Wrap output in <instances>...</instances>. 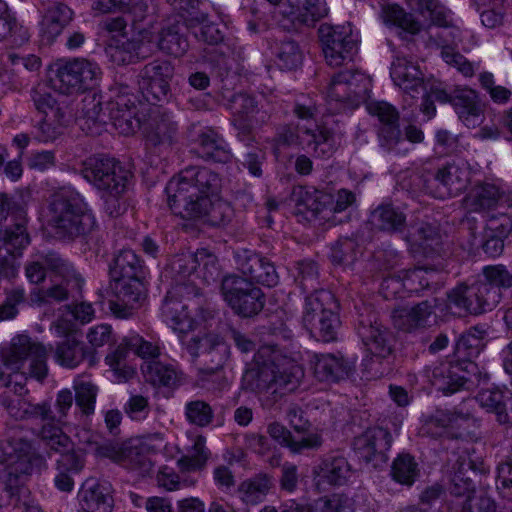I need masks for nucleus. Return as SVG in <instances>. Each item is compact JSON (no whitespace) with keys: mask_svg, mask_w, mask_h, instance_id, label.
<instances>
[{"mask_svg":"<svg viewBox=\"0 0 512 512\" xmlns=\"http://www.w3.org/2000/svg\"><path fill=\"white\" fill-rule=\"evenodd\" d=\"M46 356V348L39 343H32L28 336L19 335L13 338L9 347L1 353L3 370L0 371V387L10 388L1 401L8 413L16 419L25 418L28 414L42 417L44 424L41 438L60 453L55 485L61 491L70 492L74 487L72 474L78 473L84 466L82 450H75L61 428L55 426L53 420L47 417L48 409L45 405L33 407L22 397L25 392V364L29 363L31 377L41 380L47 374Z\"/></svg>","mask_w":512,"mask_h":512,"instance_id":"1","label":"nucleus"},{"mask_svg":"<svg viewBox=\"0 0 512 512\" xmlns=\"http://www.w3.org/2000/svg\"><path fill=\"white\" fill-rule=\"evenodd\" d=\"M219 178L207 168L190 167L173 177L166 186L167 202L182 218L207 216L221 225L232 216L231 206L217 195Z\"/></svg>","mask_w":512,"mask_h":512,"instance_id":"2","label":"nucleus"},{"mask_svg":"<svg viewBox=\"0 0 512 512\" xmlns=\"http://www.w3.org/2000/svg\"><path fill=\"white\" fill-rule=\"evenodd\" d=\"M99 75L97 64L85 59L59 60L50 67L49 85L39 84L33 92L35 106L44 115L39 127L43 141L55 139L64 125V110L49 89L61 94L78 93L93 87Z\"/></svg>","mask_w":512,"mask_h":512,"instance_id":"3","label":"nucleus"},{"mask_svg":"<svg viewBox=\"0 0 512 512\" xmlns=\"http://www.w3.org/2000/svg\"><path fill=\"white\" fill-rule=\"evenodd\" d=\"M162 316L168 327L177 334L181 343L192 355L207 352L221 345V339L217 335L186 340L188 334L198 327L202 319L199 316L198 303L191 296L190 288L186 285H177L168 292L162 306Z\"/></svg>","mask_w":512,"mask_h":512,"instance_id":"4","label":"nucleus"},{"mask_svg":"<svg viewBox=\"0 0 512 512\" xmlns=\"http://www.w3.org/2000/svg\"><path fill=\"white\" fill-rule=\"evenodd\" d=\"M304 376L295 359L282 356L273 347H262L255 355L254 366L243 375V384L252 390L274 388L293 391Z\"/></svg>","mask_w":512,"mask_h":512,"instance_id":"5","label":"nucleus"},{"mask_svg":"<svg viewBox=\"0 0 512 512\" xmlns=\"http://www.w3.org/2000/svg\"><path fill=\"white\" fill-rule=\"evenodd\" d=\"M485 282L471 287L459 286L448 295L447 308L455 316L480 314L492 310L500 301V288L512 285V276L501 265L483 269Z\"/></svg>","mask_w":512,"mask_h":512,"instance_id":"6","label":"nucleus"},{"mask_svg":"<svg viewBox=\"0 0 512 512\" xmlns=\"http://www.w3.org/2000/svg\"><path fill=\"white\" fill-rule=\"evenodd\" d=\"M40 217L47 225L71 236L89 232L95 225V218L83 198L71 191L56 193Z\"/></svg>","mask_w":512,"mask_h":512,"instance_id":"7","label":"nucleus"},{"mask_svg":"<svg viewBox=\"0 0 512 512\" xmlns=\"http://www.w3.org/2000/svg\"><path fill=\"white\" fill-rule=\"evenodd\" d=\"M412 8L422 18L440 27H443L440 36L443 38L442 58L450 66L455 67L464 76H472L474 66L464 56L454 51L450 44H458L463 40V31L459 26H450L451 12L435 0H411Z\"/></svg>","mask_w":512,"mask_h":512,"instance_id":"8","label":"nucleus"},{"mask_svg":"<svg viewBox=\"0 0 512 512\" xmlns=\"http://www.w3.org/2000/svg\"><path fill=\"white\" fill-rule=\"evenodd\" d=\"M390 75L394 84L412 98L415 97V94L423 93L424 102L421 110L428 118L433 117L436 113L432 100L441 103L449 100V95L442 84L435 80L425 82L419 66L406 57H398L393 61Z\"/></svg>","mask_w":512,"mask_h":512,"instance_id":"9","label":"nucleus"},{"mask_svg":"<svg viewBox=\"0 0 512 512\" xmlns=\"http://www.w3.org/2000/svg\"><path fill=\"white\" fill-rule=\"evenodd\" d=\"M30 445L15 440L0 445V488L7 498L15 499V503L26 494L24 480L33 470L32 458L29 455Z\"/></svg>","mask_w":512,"mask_h":512,"instance_id":"10","label":"nucleus"},{"mask_svg":"<svg viewBox=\"0 0 512 512\" xmlns=\"http://www.w3.org/2000/svg\"><path fill=\"white\" fill-rule=\"evenodd\" d=\"M130 351L144 360L143 365H146L148 361H156L160 354V348L157 344L144 340L138 334L126 336L118 347L105 358V363L109 367L106 371V377L110 381L124 383L134 377L136 367L128 363Z\"/></svg>","mask_w":512,"mask_h":512,"instance_id":"11","label":"nucleus"},{"mask_svg":"<svg viewBox=\"0 0 512 512\" xmlns=\"http://www.w3.org/2000/svg\"><path fill=\"white\" fill-rule=\"evenodd\" d=\"M334 308L333 296L328 291H318L306 299L304 323L323 342L337 337L340 321Z\"/></svg>","mask_w":512,"mask_h":512,"instance_id":"12","label":"nucleus"},{"mask_svg":"<svg viewBox=\"0 0 512 512\" xmlns=\"http://www.w3.org/2000/svg\"><path fill=\"white\" fill-rule=\"evenodd\" d=\"M366 352L363 359L364 369L370 378H378L389 373L391 369V347L387 333L381 325L375 323L361 326L358 330Z\"/></svg>","mask_w":512,"mask_h":512,"instance_id":"13","label":"nucleus"},{"mask_svg":"<svg viewBox=\"0 0 512 512\" xmlns=\"http://www.w3.org/2000/svg\"><path fill=\"white\" fill-rule=\"evenodd\" d=\"M319 35L325 60L330 66L338 67L350 61L358 50V34L350 25H322Z\"/></svg>","mask_w":512,"mask_h":512,"instance_id":"14","label":"nucleus"},{"mask_svg":"<svg viewBox=\"0 0 512 512\" xmlns=\"http://www.w3.org/2000/svg\"><path fill=\"white\" fill-rule=\"evenodd\" d=\"M85 178L98 189L112 196L124 193L129 185L131 173L114 159L93 158L84 170Z\"/></svg>","mask_w":512,"mask_h":512,"instance_id":"15","label":"nucleus"},{"mask_svg":"<svg viewBox=\"0 0 512 512\" xmlns=\"http://www.w3.org/2000/svg\"><path fill=\"white\" fill-rule=\"evenodd\" d=\"M105 29L110 35L106 53L113 63L118 65L127 64L141 57L138 46L144 40L143 36H145L146 30H141L128 38L126 21L121 17L107 20Z\"/></svg>","mask_w":512,"mask_h":512,"instance_id":"16","label":"nucleus"},{"mask_svg":"<svg viewBox=\"0 0 512 512\" xmlns=\"http://www.w3.org/2000/svg\"><path fill=\"white\" fill-rule=\"evenodd\" d=\"M224 300L238 314L250 317L263 308L262 292L247 279L228 276L223 280Z\"/></svg>","mask_w":512,"mask_h":512,"instance_id":"17","label":"nucleus"},{"mask_svg":"<svg viewBox=\"0 0 512 512\" xmlns=\"http://www.w3.org/2000/svg\"><path fill=\"white\" fill-rule=\"evenodd\" d=\"M111 288L115 300L110 302V310L118 318L132 315L145 299L144 277L113 278Z\"/></svg>","mask_w":512,"mask_h":512,"instance_id":"18","label":"nucleus"},{"mask_svg":"<svg viewBox=\"0 0 512 512\" xmlns=\"http://www.w3.org/2000/svg\"><path fill=\"white\" fill-rule=\"evenodd\" d=\"M370 87L371 80L364 73L345 71L333 78L327 97L329 101H347L355 107L367 97Z\"/></svg>","mask_w":512,"mask_h":512,"instance_id":"19","label":"nucleus"},{"mask_svg":"<svg viewBox=\"0 0 512 512\" xmlns=\"http://www.w3.org/2000/svg\"><path fill=\"white\" fill-rule=\"evenodd\" d=\"M291 425L297 432V436L291 433L281 424L272 423L268 427V433L277 443L288 447L293 452L303 449L317 448L321 445V437L316 431H309V423L296 414L290 420Z\"/></svg>","mask_w":512,"mask_h":512,"instance_id":"20","label":"nucleus"},{"mask_svg":"<svg viewBox=\"0 0 512 512\" xmlns=\"http://www.w3.org/2000/svg\"><path fill=\"white\" fill-rule=\"evenodd\" d=\"M173 68L166 61L147 65L143 71L139 87L147 102L163 100L169 92V81Z\"/></svg>","mask_w":512,"mask_h":512,"instance_id":"21","label":"nucleus"},{"mask_svg":"<svg viewBox=\"0 0 512 512\" xmlns=\"http://www.w3.org/2000/svg\"><path fill=\"white\" fill-rule=\"evenodd\" d=\"M45 263L49 266L53 286L36 301L48 303L51 300L59 301L65 299L67 297V290L63 287V283L73 287L80 286V275L66 261L53 256L46 259Z\"/></svg>","mask_w":512,"mask_h":512,"instance_id":"22","label":"nucleus"},{"mask_svg":"<svg viewBox=\"0 0 512 512\" xmlns=\"http://www.w3.org/2000/svg\"><path fill=\"white\" fill-rule=\"evenodd\" d=\"M475 421L468 413L439 410L426 423V431L434 437L462 436L474 426Z\"/></svg>","mask_w":512,"mask_h":512,"instance_id":"23","label":"nucleus"},{"mask_svg":"<svg viewBox=\"0 0 512 512\" xmlns=\"http://www.w3.org/2000/svg\"><path fill=\"white\" fill-rule=\"evenodd\" d=\"M366 109L383 124L379 133L381 145L388 150L400 152L401 149L398 146L403 143V139L395 125L397 119L395 109L384 101H371L366 105Z\"/></svg>","mask_w":512,"mask_h":512,"instance_id":"24","label":"nucleus"},{"mask_svg":"<svg viewBox=\"0 0 512 512\" xmlns=\"http://www.w3.org/2000/svg\"><path fill=\"white\" fill-rule=\"evenodd\" d=\"M114 127L123 135L134 134L140 127L138 111L132 96L126 92L118 94L108 108Z\"/></svg>","mask_w":512,"mask_h":512,"instance_id":"25","label":"nucleus"},{"mask_svg":"<svg viewBox=\"0 0 512 512\" xmlns=\"http://www.w3.org/2000/svg\"><path fill=\"white\" fill-rule=\"evenodd\" d=\"M236 259L242 273L249 277V282L253 280L268 287L277 284L278 276L274 266L259 255L245 250L238 252Z\"/></svg>","mask_w":512,"mask_h":512,"instance_id":"26","label":"nucleus"},{"mask_svg":"<svg viewBox=\"0 0 512 512\" xmlns=\"http://www.w3.org/2000/svg\"><path fill=\"white\" fill-rule=\"evenodd\" d=\"M295 111L302 121L308 122L307 125H302L299 128L297 134L299 143L303 146H310L311 144H314V150L318 155H330L333 150L331 137L327 131L322 129H317L318 135H316L315 131L312 129L314 125L310 122V118L313 116L311 107L304 104H298Z\"/></svg>","mask_w":512,"mask_h":512,"instance_id":"27","label":"nucleus"},{"mask_svg":"<svg viewBox=\"0 0 512 512\" xmlns=\"http://www.w3.org/2000/svg\"><path fill=\"white\" fill-rule=\"evenodd\" d=\"M81 507L87 512H111L113 498L111 486L95 480H87L79 491Z\"/></svg>","mask_w":512,"mask_h":512,"instance_id":"28","label":"nucleus"},{"mask_svg":"<svg viewBox=\"0 0 512 512\" xmlns=\"http://www.w3.org/2000/svg\"><path fill=\"white\" fill-rule=\"evenodd\" d=\"M173 268H178L183 276L195 272L206 281L218 273L217 259L206 249L198 250L194 255L184 254L178 257L173 261Z\"/></svg>","mask_w":512,"mask_h":512,"instance_id":"29","label":"nucleus"},{"mask_svg":"<svg viewBox=\"0 0 512 512\" xmlns=\"http://www.w3.org/2000/svg\"><path fill=\"white\" fill-rule=\"evenodd\" d=\"M429 301L411 307H401L394 311L393 322L395 326L404 331L431 325L436 322V314Z\"/></svg>","mask_w":512,"mask_h":512,"instance_id":"30","label":"nucleus"},{"mask_svg":"<svg viewBox=\"0 0 512 512\" xmlns=\"http://www.w3.org/2000/svg\"><path fill=\"white\" fill-rule=\"evenodd\" d=\"M480 407L494 413L500 424H512V399L499 387L481 389L476 397Z\"/></svg>","mask_w":512,"mask_h":512,"instance_id":"31","label":"nucleus"},{"mask_svg":"<svg viewBox=\"0 0 512 512\" xmlns=\"http://www.w3.org/2000/svg\"><path fill=\"white\" fill-rule=\"evenodd\" d=\"M391 445L389 433L382 428H373L367 430L363 435L356 438L354 447L357 453L366 461H371L375 457L385 460V451Z\"/></svg>","mask_w":512,"mask_h":512,"instance_id":"32","label":"nucleus"},{"mask_svg":"<svg viewBox=\"0 0 512 512\" xmlns=\"http://www.w3.org/2000/svg\"><path fill=\"white\" fill-rule=\"evenodd\" d=\"M72 19V11L61 3L51 5L40 21V34L43 41L53 42Z\"/></svg>","mask_w":512,"mask_h":512,"instance_id":"33","label":"nucleus"},{"mask_svg":"<svg viewBox=\"0 0 512 512\" xmlns=\"http://www.w3.org/2000/svg\"><path fill=\"white\" fill-rule=\"evenodd\" d=\"M143 38L144 40L141 41V45L138 46V49L141 51V57H145L148 52L155 49L163 50L174 56H180L187 49L186 40L178 32L168 31L157 38L154 31L146 30Z\"/></svg>","mask_w":512,"mask_h":512,"instance_id":"34","label":"nucleus"},{"mask_svg":"<svg viewBox=\"0 0 512 512\" xmlns=\"http://www.w3.org/2000/svg\"><path fill=\"white\" fill-rule=\"evenodd\" d=\"M311 369L319 381H337L348 375L349 367L344 360L333 355H317L306 352Z\"/></svg>","mask_w":512,"mask_h":512,"instance_id":"35","label":"nucleus"},{"mask_svg":"<svg viewBox=\"0 0 512 512\" xmlns=\"http://www.w3.org/2000/svg\"><path fill=\"white\" fill-rule=\"evenodd\" d=\"M331 197L313 187L297 186L291 193L290 201L294 205L296 213L311 212L313 216L324 212L326 204Z\"/></svg>","mask_w":512,"mask_h":512,"instance_id":"36","label":"nucleus"},{"mask_svg":"<svg viewBox=\"0 0 512 512\" xmlns=\"http://www.w3.org/2000/svg\"><path fill=\"white\" fill-rule=\"evenodd\" d=\"M350 476V466L343 457L326 459L314 471V480L318 487L325 484L342 485Z\"/></svg>","mask_w":512,"mask_h":512,"instance_id":"37","label":"nucleus"},{"mask_svg":"<svg viewBox=\"0 0 512 512\" xmlns=\"http://www.w3.org/2000/svg\"><path fill=\"white\" fill-rule=\"evenodd\" d=\"M451 493L456 497H465L463 512H495L494 502L486 496L479 494L471 496L474 492L471 483L460 475L452 479Z\"/></svg>","mask_w":512,"mask_h":512,"instance_id":"38","label":"nucleus"},{"mask_svg":"<svg viewBox=\"0 0 512 512\" xmlns=\"http://www.w3.org/2000/svg\"><path fill=\"white\" fill-rule=\"evenodd\" d=\"M498 203H508L512 206V193L505 195L504 192H500V187L494 184L478 186L466 198V207L474 211L489 209Z\"/></svg>","mask_w":512,"mask_h":512,"instance_id":"39","label":"nucleus"},{"mask_svg":"<svg viewBox=\"0 0 512 512\" xmlns=\"http://www.w3.org/2000/svg\"><path fill=\"white\" fill-rule=\"evenodd\" d=\"M94 309L90 303L82 302L70 310L59 315L51 326V330L57 336H69L76 330L75 321L81 324L90 322L94 317Z\"/></svg>","mask_w":512,"mask_h":512,"instance_id":"40","label":"nucleus"},{"mask_svg":"<svg viewBox=\"0 0 512 512\" xmlns=\"http://www.w3.org/2000/svg\"><path fill=\"white\" fill-rule=\"evenodd\" d=\"M356 509H362L359 501L354 500L352 502L343 495L335 494L317 500L312 508H304L295 502H291L286 504L283 512H352Z\"/></svg>","mask_w":512,"mask_h":512,"instance_id":"41","label":"nucleus"},{"mask_svg":"<svg viewBox=\"0 0 512 512\" xmlns=\"http://www.w3.org/2000/svg\"><path fill=\"white\" fill-rule=\"evenodd\" d=\"M471 170L466 161L458 159L441 169L436 180L447 187L448 194L461 191L470 180Z\"/></svg>","mask_w":512,"mask_h":512,"instance_id":"42","label":"nucleus"},{"mask_svg":"<svg viewBox=\"0 0 512 512\" xmlns=\"http://www.w3.org/2000/svg\"><path fill=\"white\" fill-rule=\"evenodd\" d=\"M164 440L161 434L154 433L145 436L130 439L123 447H119L117 451L111 452L109 456L115 461H122L133 454L154 452L161 449Z\"/></svg>","mask_w":512,"mask_h":512,"instance_id":"43","label":"nucleus"},{"mask_svg":"<svg viewBox=\"0 0 512 512\" xmlns=\"http://www.w3.org/2000/svg\"><path fill=\"white\" fill-rule=\"evenodd\" d=\"M9 207V201L6 195L0 194V214ZM29 244V237L23 223H18L14 228L7 229L0 236V246H3L7 253L11 255L20 254V252Z\"/></svg>","mask_w":512,"mask_h":512,"instance_id":"44","label":"nucleus"},{"mask_svg":"<svg viewBox=\"0 0 512 512\" xmlns=\"http://www.w3.org/2000/svg\"><path fill=\"white\" fill-rule=\"evenodd\" d=\"M454 105L459 119L467 127L474 128L482 122V107L474 91H464Z\"/></svg>","mask_w":512,"mask_h":512,"instance_id":"45","label":"nucleus"},{"mask_svg":"<svg viewBox=\"0 0 512 512\" xmlns=\"http://www.w3.org/2000/svg\"><path fill=\"white\" fill-rule=\"evenodd\" d=\"M186 436L190 444L187 447V454L179 459L178 463L183 470L192 471L200 469L208 459L204 445L205 439L194 430L187 431Z\"/></svg>","mask_w":512,"mask_h":512,"instance_id":"46","label":"nucleus"},{"mask_svg":"<svg viewBox=\"0 0 512 512\" xmlns=\"http://www.w3.org/2000/svg\"><path fill=\"white\" fill-rule=\"evenodd\" d=\"M195 141L198 145L197 153L201 157L216 162H227L230 159V153L225 149L224 141L214 131H201Z\"/></svg>","mask_w":512,"mask_h":512,"instance_id":"47","label":"nucleus"},{"mask_svg":"<svg viewBox=\"0 0 512 512\" xmlns=\"http://www.w3.org/2000/svg\"><path fill=\"white\" fill-rule=\"evenodd\" d=\"M272 487V481L266 475H258L243 481L237 490L240 500L249 505L262 502Z\"/></svg>","mask_w":512,"mask_h":512,"instance_id":"48","label":"nucleus"},{"mask_svg":"<svg viewBox=\"0 0 512 512\" xmlns=\"http://www.w3.org/2000/svg\"><path fill=\"white\" fill-rule=\"evenodd\" d=\"M111 277H145V270L134 251L122 250L115 258L114 266L111 268Z\"/></svg>","mask_w":512,"mask_h":512,"instance_id":"49","label":"nucleus"},{"mask_svg":"<svg viewBox=\"0 0 512 512\" xmlns=\"http://www.w3.org/2000/svg\"><path fill=\"white\" fill-rule=\"evenodd\" d=\"M381 18L386 25L400 28L410 34L417 33L421 28L418 21L396 4L385 5L382 8Z\"/></svg>","mask_w":512,"mask_h":512,"instance_id":"50","label":"nucleus"},{"mask_svg":"<svg viewBox=\"0 0 512 512\" xmlns=\"http://www.w3.org/2000/svg\"><path fill=\"white\" fill-rule=\"evenodd\" d=\"M102 108L99 99L95 95L85 99V106L83 108V116L79 118V125L82 130L90 134L100 133L101 123H105L104 115H102Z\"/></svg>","mask_w":512,"mask_h":512,"instance_id":"51","label":"nucleus"},{"mask_svg":"<svg viewBox=\"0 0 512 512\" xmlns=\"http://www.w3.org/2000/svg\"><path fill=\"white\" fill-rule=\"evenodd\" d=\"M67 337L68 340L57 347L54 358L59 365L74 368L83 360L84 352L73 333Z\"/></svg>","mask_w":512,"mask_h":512,"instance_id":"52","label":"nucleus"},{"mask_svg":"<svg viewBox=\"0 0 512 512\" xmlns=\"http://www.w3.org/2000/svg\"><path fill=\"white\" fill-rule=\"evenodd\" d=\"M141 369L146 381L155 386H168L176 380L175 370L157 360L148 361Z\"/></svg>","mask_w":512,"mask_h":512,"instance_id":"53","label":"nucleus"},{"mask_svg":"<svg viewBox=\"0 0 512 512\" xmlns=\"http://www.w3.org/2000/svg\"><path fill=\"white\" fill-rule=\"evenodd\" d=\"M418 475L417 464L409 455H400L393 462L392 476L403 485H411Z\"/></svg>","mask_w":512,"mask_h":512,"instance_id":"54","label":"nucleus"},{"mask_svg":"<svg viewBox=\"0 0 512 512\" xmlns=\"http://www.w3.org/2000/svg\"><path fill=\"white\" fill-rule=\"evenodd\" d=\"M176 132V125L169 117L153 119L150 130L147 131V138L153 144L170 143Z\"/></svg>","mask_w":512,"mask_h":512,"instance_id":"55","label":"nucleus"},{"mask_svg":"<svg viewBox=\"0 0 512 512\" xmlns=\"http://www.w3.org/2000/svg\"><path fill=\"white\" fill-rule=\"evenodd\" d=\"M371 222L383 230H396L404 222V217L393 207L387 205L379 207L372 213Z\"/></svg>","mask_w":512,"mask_h":512,"instance_id":"56","label":"nucleus"},{"mask_svg":"<svg viewBox=\"0 0 512 512\" xmlns=\"http://www.w3.org/2000/svg\"><path fill=\"white\" fill-rule=\"evenodd\" d=\"M77 405L85 413H91L94 410L97 396V388L90 381L84 378H78L74 381Z\"/></svg>","mask_w":512,"mask_h":512,"instance_id":"57","label":"nucleus"},{"mask_svg":"<svg viewBox=\"0 0 512 512\" xmlns=\"http://www.w3.org/2000/svg\"><path fill=\"white\" fill-rule=\"evenodd\" d=\"M126 9L134 13L137 17H142L145 5L141 2L136 3L134 0H96L93 5V10L99 14Z\"/></svg>","mask_w":512,"mask_h":512,"instance_id":"58","label":"nucleus"},{"mask_svg":"<svg viewBox=\"0 0 512 512\" xmlns=\"http://www.w3.org/2000/svg\"><path fill=\"white\" fill-rule=\"evenodd\" d=\"M401 277L405 290L413 293L428 287L429 281L434 277V272L423 268H417L404 272Z\"/></svg>","mask_w":512,"mask_h":512,"instance_id":"59","label":"nucleus"},{"mask_svg":"<svg viewBox=\"0 0 512 512\" xmlns=\"http://www.w3.org/2000/svg\"><path fill=\"white\" fill-rule=\"evenodd\" d=\"M302 53L294 42L282 43L277 51V64L281 69L291 70L300 65Z\"/></svg>","mask_w":512,"mask_h":512,"instance_id":"60","label":"nucleus"},{"mask_svg":"<svg viewBox=\"0 0 512 512\" xmlns=\"http://www.w3.org/2000/svg\"><path fill=\"white\" fill-rule=\"evenodd\" d=\"M185 413L187 420L197 426L208 425L213 416V412L209 404L200 400L187 403Z\"/></svg>","mask_w":512,"mask_h":512,"instance_id":"61","label":"nucleus"},{"mask_svg":"<svg viewBox=\"0 0 512 512\" xmlns=\"http://www.w3.org/2000/svg\"><path fill=\"white\" fill-rule=\"evenodd\" d=\"M482 339L477 331H469L460 336L456 342V352L459 358H471L479 354Z\"/></svg>","mask_w":512,"mask_h":512,"instance_id":"62","label":"nucleus"},{"mask_svg":"<svg viewBox=\"0 0 512 512\" xmlns=\"http://www.w3.org/2000/svg\"><path fill=\"white\" fill-rule=\"evenodd\" d=\"M408 241L413 252L419 250L426 252L428 248L438 244V233L432 226H426L417 230V233L413 234Z\"/></svg>","mask_w":512,"mask_h":512,"instance_id":"63","label":"nucleus"},{"mask_svg":"<svg viewBox=\"0 0 512 512\" xmlns=\"http://www.w3.org/2000/svg\"><path fill=\"white\" fill-rule=\"evenodd\" d=\"M327 13L328 8L323 0H305L303 11L299 10L296 17L309 25L326 16Z\"/></svg>","mask_w":512,"mask_h":512,"instance_id":"64","label":"nucleus"}]
</instances>
